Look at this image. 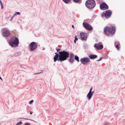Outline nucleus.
<instances>
[{"mask_svg": "<svg viewBox=\"0 0 125 125\" xmlns=\"http://www.w3.org/2000/svg\"><path fill=\"white\" fill-rule=\"evenodd\" d=\"M30 114L31 115L32 114V113L31 112H30Z\"/></svg>", "mask_w": 125, "mask_h": 125, "instance_id": "34", "label": "nucleus"}, {"mask_svg": "<svg viewBox=\"0 0 125 125\" xmlns=\"http://www.w3.org/2000/svg\"><path fill=\"white\" fill-rule=\"evenodd\" d=\"M85 5L88 8H93L95 5V1L94 0H87L86 2Z\"/></svg>", "mask_w": 125, "mask_h": 125, "instance_id": "4", "label": "nucleus"}, {"mask_svg": "<svg viewBox=\"0 0 125 125\" xmlns=\"http://www.w3.org/2000/svg\"><path fill=\"white\" fill-rule=\"evenodd\" d=\"M36 73L35 74H39L40 73Z\"/></svg>", "mask_w": 125, "mask_h": 125, "instance_id": "33", "label": "nucleus"}, {"mask_svg": "<svg viewBox=\"0 0 125 125\" xmlns=\"http://www.w3.org/2000/svg\"><path fill=\"white\" fill-rule=\"evenodd\" d=\"M59 54L55 52V55L53 57L54 61L55 62L56 61L62 62L66 60L69 56V53L68 52L63 50V51L60 52Z\"/></svg>", "mask_w": 125, "mask_h": 125, "instance_id": "1", "label": "nucleus"}, {"mask_svg": "<svg viewBox=\"0 0 125 125\" xmlns=\"http://www.w3.org/2000/svg\"><path fill=\"white\" fill-rule=\"evenodd\" d=\"M63 2L66 3H68L70 2L71 0H62Z\"/></svg>", "mask_w": 125, "mask_h": 125, "instance_id": "18", "label": "nucleus"}, {"mask_svg": "<svg viewBox=\"0 0 125 125\" xmlns=\"http://www.w3.org/2000/svg\"><path fill=\"white\" fill-rule=\"evenodd\" d=\"M56 49L57 51V52H58V51H60V50L61 49L60 48H58L57 47H56Z\"/></svg>", "mask_w": 125, "mask_h": 125, "instance_id": "23", "label": "nucleus"}, {"mask_svg": "<svg viewBox=\"0 0 125 125\" xmlns=\"http://www.w3.org/2000/svg\"><path fill=\"white\" fill-rule=\"evenodd\" d=\"M33 102V100H32L29 102V104H31Z\"/></svg>", "mask_w": 125, "mask_h": 125, "instance_id": "24", "label": "nucleus"}, {"mask_svg": "<svg viewBox=\"0 0 125 125\" xmlns=\"http://www.w3.org/2000/svg\"><path fill=\"white\" fill-rule=\"evenodd\" d=\"M20 14V12H17L16 13L14 14V16H16L17 14H18L19 15Z\"/></svg>", "mask_w": 125, "mask_h": 125, "instance_id": "20", "label": "nucleus"}, {"mask_svg": "<svg viewBox=\"0 0 125 125\" xmlns=\"http://www.w3.org/2000/svg\"><path fill=\"white\" fill-rule=\"evenodd\" d=\"M19 43L18 39L15 37H12L9 41V43L11 46L16 47L18 45Z\"/></svg>", "mask_w": 125, "mask_h": 125, "instance_id": "2", "label": "nucleus"}, {"mask_svg": "<svg viewBox=\"0 0 125 125\" xmlns=\"http://www.w3.org/2000/svg\"><path fill=\"white\" fill-rule=\"evenodd\" d=\"M1 5V8L2 9H3V4H2L1 5Z\"/></svg>", "mask_w": 125, "mask_h": 125, "instance_id": "29", "label": "nucleus"}, {"mask_svg": "<svg viewBox=\"0 0 125 125\" xmlns=\"http://www.w3.org/2000/svg\"><path fill=\"white\" fill-rule=\"evenodd\" d=\"M24 125H30V124L29 123H25Z\"/></svg>", "mask_w": 125, "mask_h": 125, "instance_id": "25", "label": "nucleus"}, {"mask_svg": "<svg viewBox=\"0 0 125 125\" xmlns=\"http://www.w3.org/2000/svg\"><path fill=\"white\" fill-rule=\"evenodd\" d=\"M37 45L36 43L35 42H32L30 45V50L31 51H32L35 50L37 48Z\"/></svg>", "mask_w": 125, "mask_h": 125, "instance_id": "5", "label": "nucleus"}, {"mask_svg": "<svg viewBox=\"0 0 125 125\" xmlns=\"http://www.w3.org/2000/svg\"><path fill=\"white\" fill-rule=\"evenodd\" d=\"M91 93H89L87 95V97L88 98V100H90L93 96Z\"/></svg>", "mask_w": 125, "mask_h": 125, "instance_id": "16", "label": "nucleus"}, {"mask_svg": "<svg viewBox=\"0 0 125 125\" xmlns=\"http://www.w3.org/2000/svg\"><path fill=\"white\" fill-rule=\"evenodd\" d=\"M75 59L78 62H79V58L78 57L76 56H74Z\"/></svg>", "mask_w": 125, "mask_h": 125, "instance_id": "17", "label": "nucleus"}, {"mask_svg": "<svg viewBox=\"0 0 125 125\" xmlns=\"http://www.w3.org/2000/svg\"><path fill=\"white\" fill-rule=\"evenodd\" d=\"M70 59L69 60V61L71 63H73L74 61V55L73 53H71L70 54Z\"/></svg>", "mask_w": 125, "mask_h": 125, "instance_id": "13", "label": "nucleus"}, {"mask_svg": "<svg viewBox=\"0 0 125 125\" xmlns=\"http://www.w3.org/2000/svg\"><path fill=\"white\" fill-rule=\"evenodd\" d=\"M73 1L77 3L80 0H73Z\"/></svg>", "mask_w": 125, "mask_h": 125, "instance_id": "21", "label": "nucleus"}, {"mask_svg": "<svg viewBox=\"0 0 125 125\" xmlns=\"http://www.w3.org/2000/svg\"><path fill=\"white\" fill-rule=\"evenodd\" d=\"M100 8L101 10H105L108 8V7L105 3H103L100 5Z\"/></svg>", "mask_w": 125, "mask_h": 125, "instance_id": "8", "label": "nucleus"}, {"mask_svg": "<svg viewBox=\"0 0 125 125\" xmlns=\"http://www.w3.org/2000/svg\"><path fill=\"white\" fill-rule=\"evenodd\" d=\"M89 57L91 59H94L97 57V56L95 55H90L89 56Z\"/></svg>", "mask_w": 125, "mask_h": 125, "instance_id": "15", "label": "nucleus"}, {"mask_svg": "<svg viewBox=\"0 0 125 125\" xmlns=\"http://www.w3.org/2000/svg\"><path fill=\"white\" fill-rule=\"evenodd\" d=\"M115 27L112 26L110 28L106 27L104 28V31L106 35H108L110 33L112 35L115 32Z\"/></svg>", "mask_w": 125, "mask_h": 125, "instance_id": "3", "label": "nucleus"}, {"mask_svg": "<svg viewBox=\"0 0 125 125\" xmlns=\"http://www.w3.org/2000/svg\"><path fill=\"white\" fill-rule=\"evenodd\" d=\"M83 25L84 27L87 30H91L93 29L91 26L87 23L83 22Z\"/></svg>", "mask_w": 125, "mask_h": 125, "instance_id": "7", "label": "nucleus"}, {"mask_svg": "<svg viewBox=\"0 0 125 125\" xmlns=\"http://www.w3.org/2000/svg\"><path fill=\"white\" fill-rule=\"evenodd\" d=\"M115 45L116 48L118 50H119V46H120V44L118 42H116L115 43Z\"/></svg>", "mask_w": 125, "mask_h": 125, "instance_id": "14", "label": "nucleus"}, {"mask_svg": "<svg viewBox=\"0 0 125 125\" xmlns=\"http://www.w3.org/2000/svg\"><path fill=\"white\" fill-rule=\"evenodd\" d=\"M111 11L109 10H107L105 14H103L102 15V16H103L104 15L106 18H108L112 14Z\"/></svg>", "mask_w": 125, "mask_h": 125, "instance_id": "9", "label": "nucleus"}, {"mask_svg": "<svg viewBox=\"0 0 125 125\" xmlns=\"http://www.w3.org/2000/svg\"><path fill=\"white\" fill-rule=\"evenodd\" d=\"M14 16V15H13V16L11 17V19H10V21H12V20L13 19V18Z\"/></svg>", "mask_w": 125, "mask_h": 125, "instance_id": "30", "label": "nucleus"}, {"mask_svg": "<svg viewBox=\"0 0 125 125\" xmlns=\"http://www.w3.org/2000/svg\"><path fill=\"white\" fill-rule=\"evenodd\" d=\"M102 59L101 57H100V59L99 60H97V61H101L102 60Z\"/></svg>", "mask_w": 125, "mask_h": 125, "instance_id": "28", "label": "nucleus"}, {"mask_svg": "<svg viewBox=\"0 0 125 125\" xmlns=\"http://www.w3.org/2000/svg\"><path fill=\"white\" fill-rule=\"evenodd\" d=\"M92 89V87L90 89L89 92V93H91V91Z\"/></svg>", "mask_w": 125, "mask_h": 125, "instance_id": "26", "label": "nucleus"}, {"mask_svg": "<svg viewBox=\"0 0 125 125\" xmlns=\"http://www.w3.org/2000/svg\"><path fill=\"white\" fill-rule=\"evenodd\" d=\"M75 39L74 41V42L75 43H76V41L78 40V39L77 38V36L76 35H75Z\"/></svg>", "mask_w": 125, "mask_h": 125, "instance_id": "19", "label": "nucleus"}, {"mask_svg": "<svg viewBox=\"0 0 125 125\" xmlns=\"http://www.w3.org/2000/svg\"><path fill=\"white\" fill-rule=\"evenodd\" d=\"M22 124V122L20 121L17 124L18 125H21Z\"/></svg>", "mask_w": 125, "mask_h": 125, "instance_id": "22", "label": "nucleus"}, {"mask_svg": "<svg viewBox=\"0 0 125 125\" xmlns=\"http://www.w3.org/2000/svg\"><path fill=\"white\" fill-rule=\"evenodd\" d=\"M82 40H85L87 38V34L84 32H82L80 34Z\"/></svg>", "mask_w": 125, "mask_h": 125, "instance_id": "11", "label": "nucleus"}, {"mask_svg": "<svg viewBox=\"0 0 125 125\" xmlns=\"http://www.w3.org/2000/svg\"><path fill=\"white\" fill-rule=\"evenodd\" d=\"M72 27L73 28H74V26L73 25L72 26Z\"/></svg>", "mask_w": 125, "mask_h": 125, "instance_id": "32", "label": "nucleus"}, {"mask_svg": "<svg viewBox=\"0 0 125 125\" xmlns=\"http://www.w3.org/2000/svg\"><path fill=\"white\" fill-rule=\"evenodd\" d=\"M2 32L3 36L6 37L8 36L10 33V31L6 28H4L2 30Z\"/></svg>", "mask_w": 125, "mask_h": 125, "instance_id": "6", "label": "nucleus"}, {"mask_svg": "<svg viewBox=\"0 0 125 125\" xmlns=\"http://www.w3.org/2000/svg\"><path fill=\"white\" fill-rule=\"evenodd\" d=\"M90 59L88 58H82L80 60L81 63L83 64H85L90 61Z\"/></svg>", "mask_w": 125, "mask_h": 125, "instance_id": "10", "label": "nucleus"}, {"mask_svg": "<svg viewBox=\"0 0 125 125\" xmlns=\"http://www.w3.org/2000/svg\"><path fill=\"white\" fill-rule=\"evenodd\" d=\"M94 46L97 50L102 49L103 48V46L102 45L98 43L95 44Z\"/></svg>", "mask_w": 125, "mask_h": 125, "instance_id": "12", "label": "nucleus"}, {"mask_svg": "<svg viewBox=\"0 0 125 125\" xmlns=\"http://www.w3.org/2000/svg\"><path fill=\"white\" fill-rule=\"evenodd\" d=\"M18 125L17 124H16V125Z\"/></svg>", "mask_w": 125, "mask_h": 125, "instance_id": "36", "label": "nucleus"}, {"mask_svg": "<svg viewBox=\"0 0 125 125\" xmlns=\"http://www.w3.org/2000/svg\"><path fill=\"white\" fill-rule=\"evenodd\" d=\"M0 5L2 4V2L1 1V0H0Z\"/></svg>", "mask_w": 125, "mask_h": 125, "instance_id": "31", "label": "nucleus"}, {"mask_svg": "<svg viewBox=\"0 0 125 125\" xmlns=\"http://www.w3.org/2000/svg\"><path fill=\"white\" fill-rule=\"evenodd\" d=\"M94 93V91H91V94H92V95H93V94Z\"/></svg>", "mask_w": 125, "mask_h": 125, "instance_id": "27", "label": "nucleus"}, {"mask_svg": "<svg viewBox=\"0 0 125 125\" xmlns=\"http://www.w3.org/2000/svg\"><path fill=\"white\" fill-rule=\"evenodd\" d=\"M0 79L1 80H2V79L1 78L0 76Z\"/></svg>", "mask_w": 125, "mask_h": 125, "instance_id": "35", "label": "nucleus"}]
</instances>
